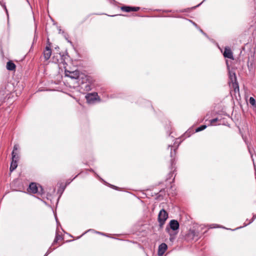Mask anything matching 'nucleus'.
Returning a JSON list of instances; mask_svg holds the SVG:
<instances>
[{"instance_id": "obj_3", "label": "nucleus", "mask_w": 256, "mask_h": 256, "mask_svg": "<svg viewBox=\"0 0 256 256\" xmlns=\"http://www.w3.org/2000/svg\"><path fill=\"white\" fill-rule=\"evenodd\" d=\"M29 190L30 192L33 193V194H36V193H39V194H42L43 192V190L41 186L38 187L36 184L35 183H32L30 184L29 186Z\"/></svg>"}, {"instance_id": "obj_5", "label": "nucleus", "mask_w": 256, "mask_h": 256, "mask_svg": "<svg viewBox=\"0 0 256 256\" xmlns=\"http://www.w3.org/2000/svg\"><path fill=\"white\" fill-rule=\"evenodd\" d=\"M230 77L231 80V82L233 83L234 88L235 92L236 90L238 91L239 88L238 84L236 82V74L234 72L232 73V72H230Z\"/></svg>"}, {"instance_id": "obj_9", "label": "nucleus", "mask_w": 256, "mask_h": 256, "mask_svg": "<svg viewBox=\"0 0 256 256\" xmlns=\"http://www.w3.org/2000/svg\"><path fill=\"white\" fill-rule=\"evenodd\" d=\"M223 54L224 58H227L232 60L234 59L233 54L231 50L228 47L225 48Z\"/></svg>"}, {"instance_id": "obj_12", "label": "nucleus", "mask_w": 256, "mask_h": 256, "mask_svg": "<svg viewBox=\"0 0 256 256\" xmlns=\"http://www.w3.org/2000/svg\"><path fill=\"white\" fill-rule=\"evenodd\" d=\"M122 10L126 12H132V7L131 6H122Z\"/></svg>"}, {"instance_id": "obj_2", "label": "nucleus", "mask_w": 256, "mask_h": 256, "mask_svg": "<svg viewBox=\"0 0 256 256\" xmlns=\"http://www.w3.org/2000/svg\"><path fill=\"white\" fill-rule=\"evenodd\" d=\"M12 160L10 164V172L14 170L18 166L17 162L19 160L18 154L12 152Z\"/></svg>"}, {"instance_id": "obj_13", "label": "nucleus", "mask_w": 256, "mask_h": 256, "mask_svg": "<svg viewBox=\"0 0 256 256\" xmlns=\"http://www.w3.org/2000/svg\"><path fill=\"white\" fill-rule=\"evenodd\" d=\"M250 103V104H252V106H256V100L252 97H250V98L249 100Z\"/></svg>"}, {"instance_id": "obj_10", "label": "nucleus", "mask_w": 256, "mask_h": 256, "mask_svg": "<svg viewBox=\"0 0 256 256\" xmlns=\"http://www.w3.org/2000/svg\"><path fill=\"white\" fill-rule=\"evenodd\" d=\"M167 249V245L162 243L158 246V254L159 256H162Z\"/></svg>"}, {"instance_id": "obj_16", "label": "nucleus", "mask_w": 256, "mask_h": 256, "mask_svg": "<svg viewBox=\"0 0 256 256\" xmlns=\"http://www.w3.org/2000/svg\"><path fill=\"white\" fill-rule=\"evenodd\" d=\"M61 238V236L59 235H56L55 238H54V243H56L58 242V240H59Z\"/></svg>"}, {"instance_id": "obj_14", "label": "nucleus", "mask_w": 256, "mask_h": 256, "mask_svg": "<svg viewBox=\"0 0 256 256\" xmlns=\"http://www.w3.org/2000/svg\"><path fill=\"white\" fill-rule=\"evenodd\" d=\"M19 149V146L18 144H15L14 146V149L12 152L16 153V151L18 150Z\"/></svg>"}, {"instance_id": "obj_11", "label": "nucleus", "mask_w": 256, "mask_h": 256, "mask_svg": "<svg viewBox=\"0 0 256 256\" xmlns=\"http://www.w3.org/2000/svg\"><path fill=\"white\" fill-rule=\"evenodd\" d=\"M6 68L8 70H13L16 68V65L11 61H9L6 64Z\"/></svg>"}, {"instance_id": "obj_6", "label": "nucleus", "mask_w": 256, "mask_h": 256, "mask_svg": "<svg viewBox=\"0 0 256 256\" xmlns=\"http://www.w3.org/2000/svg\"><path fill=\"white\" fill-rule=\"evenodd\" d=\"M98 94L96 93L88 94L86 96V98L88 103H93L96 100Z\"/></svg>"}, {"instance_id": "obj_18", "label": "nucleus", "mask_w": 256, "mask_h": 256, "mask_svg": "<svg viewBox=\"0 0 256 256\" xmlns=\"http://www.w3.org/2000/svg\"><path fill=\"white\" fill-rule=\"evenodd\" d=\"M140 10L139 7H132V11H138Z\"/></svg>"}, {"instance_id": "obj_19", "label": "nucleus", "mask_w": 256, "mask_h": 256, "mask_svg": "<svg viewBox=\"0 0 256 256\" xmlns=\"http://www.w3.org/2000/svg\"><path fill=\"white\" fill-rule=\"evenodd\" d=\"M166 230L169 232L170 236H172V234L170 232V230L168 228H166Z\"/></svg>"}, {"instance_id": "obj_7", "label": "nucleus", "mask_w": 256, "mask_h": 256, "mask_svg": "<svg viewBox=\"0 0 256 256\" xmlns=\"http://www.w3.org/2000/svg\"><path fill=\"white\" fill-rule=\"evenodd\" d=\"M170 227L174 231L178 230L179 228V223L176 220H171L169 223Z\"/></svg>"}, {"instance_id": "obj_8", "label": "nucleus", "mask_w": 256, "mask_h": 256, "mask_svg": "<svg viewBox=\"0 0 256 256\" xmlns=\"http://www.w3.org/2000/svg\"><path fill=\"white\" fill-rule=\"evenodd\" d=\"M44 57L45 59V60H48L52 54V50L50 48V46H46L44 50Z\"/></svg>"}, {"instance_id": "obj_4", "label": "nucleus", "mask_w": 256, "mask_h": 256, "mask_svg": "<svg viewBox=\"0 0 256 256\" xmlns=\"http://www.w3.org/2000/svg\"><path fill=\"white\" fill-rule=\"evenodd\" d=\"M65 75L72 79H77L79 77V72L78 70L70 71L66 70Z\"/></svg>"}, {"instance_id": "obj_1", "label": "nucleus", "mask_w": 256, "mask_h": 256, "mask_svg": "<svg viewBox=\"0 0 256 256\" xmlns=\"http://www.w3.org/2000/svg\"><path fill=\"white\" fill-rule=\"evenodd\" d=\"M168 218V214L167 212L162 209L160 210L158 216V221L160 224V227H162L163 225L164 224L166 220Z\"/></svg>"}, {"instance_id": "obj_17", "label": "nucleus", "mask_w": 256, "mask_h": 256, "mask_svg": "<svg viewBox=\"0 0 256 256\" xmlns=\"http://www.w3.org/2000/svg\"><path fill=\"white\" fill-rule=\"evenodd\" d=\"M218 120V119L217 118H214L212 120H210V124L212 125L214 124Z\"/></svg>"}, {"instance_id": "obj_15", "label": "nucleus", "mask_w": 256, "mask_h": 256, "mask_svg": "<svg viewBox=\"0 0 256 256\" xmlns=\"http://www.w3.org/2000/svg\"><path fill=\"white\" fill-rule=\"evenodd\" d=\"M206 125H202V126L198 127V128H197L196 132H200V131L202 130H204L206 128Z\"/></svg>"}]
</instances>
